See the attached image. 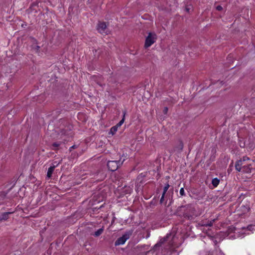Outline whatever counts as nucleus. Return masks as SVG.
I'll return each mask as SVG.
<instances>
[{
    "label": "nucleus",
    "instance_id": "f257e3e1",
    "mask_svg": "<svg viewBox=\"0 0 255 255\" xmlns=\"http://www.w3.org/2000/svg\"><path fill=\"white\" fill-rule=\"evenodd\" d=\"M167 238H168V236H167L166 238H164L161 240L159 243L156 244L153 248V251L154 252L157 251L159 250L158 248L161 247L162 245H163L164 248V251L163 253L164 255H165V253H167L168 252L171 253L174 252L175 251V249L178 247V245L175 243L174 237H173L172 240L168 243L167 242L168 241Z\"/></svg>",
    "mask_w": 255,
    "mask_h": 255
},
{
    "label": "nucleus",
    "instance_id": "f03ea898",
    "mask_svg": "<svg viewBox=\"0 0 255 255\" xmlns=\"http://www.w3.org/2000/svg\"><path fill=\"white\" fill-rule=\"evenodd\" d=\"M236 170L245 173H250L253 169L252 161L247 156H243L235 163Z\"/></svg>",
    "mask_w": 255,
    "mask_h": 255
},
{
    "label": "nucleus",
    "instance_id": "7ed1b4c3",
    "mask_svg": "<svg viewBox=\"0 0 255 255\" xmlns=\"http://www.w3.org/2000/svg\"><path fill=\"white\" fill-rule=\"evenodd\" d=\"M181 211L183 212L184 218L186 220H193L199 216L195 206L192 204H188L181 207Z\"/></svg>",
    "mask_w": 255,
    "mask_h": 255
},
{
    "label": "nucleus",
    "instance_id": "20e7f679",
    "mask_svg": "<svg viewBox=\"0 0 255 255\" xmlns=\"http://www.w3.org/2000/svg\"><path fill=\"white\" fill-rule=\"evenodd\" d=\"M132 233V231L126 232L122 237L119 238L115 242V246L124 245L126 242L129 239Z\"/></svg>",
    "mask_w": 255,
    "mask_h": 255
},
{
    "label": "nucleus",
    "instance_id": "39448f33",
    "mask_svg": "<svg viewBox=\"0 0 255 255\" xmlns=\"http://www.w3.org/2000/svg\"><path fill=\"white\" fill-rule=\"evenodd\" d=\"M156 39L157 36L155 33L149 32L145 39L144 47H150L156 41Z\"/></svg>",
    "mask_w": 255,
    "mask_h": 255
},
{
    "label": "nucleus",
    "instance_id": "423d86ee",
    "mask_svg": "<svg viewBox=\"0 0 255 255\" xmlns=\"http://www.w3.org/2000/svg\"><path fill=\"white\" fill-rule=\"evenodd\" d=\"M124 160L125 159L122 161L121 159L118 161H109L107 163V166L110 170L112 171H116L123 164Z\"/></svg>",
    "mask_w": 255,
    "mask_h": 255
},
{
    "label": "nucleus",
    "instance_id": "0eeeda50",
    "mask_svg": "<svg viewBox=\"0 0 255 255\" xmlns=\"http://www.w3.org/2000/svg\"><path fill=\"white\" fill-rule=\"evenodd\" d=\"M184 144L183 141L179 139L177 144H175L173 148L170 151V153H180L183 148Z\"/></svg>",
    "mask_w": 255,
    "mask_h": 255
},
{
    "label": "nucleus",
    "instance_id": "6e6552de",
    "mask_svg": "<svg viewBox=\"0 0 255 255\" xmlns=\"http://www.w3.org/2000/svg\"><path fill=\"white\" fill-rule=\"evenodd\" d=\"M97 29L99 32L102 34H107V25L104 22H99L98 24Z\"/></svg>",
    "mask_w": 255,
    "mask_h": 255
},
{
    "label": "nucleus",
    "instance_id": "1a4fd4ad",
    "mask_svg": "<svg viewBox=\"0 0 255 255\" xmlns=\"http://www.w3.org/2000/svg\"><path fill=\"white\" fill-rule=\"evenodd\" d=\"M217 220V219H214L213 220H211L210 221H204L202 220L201 221L200 224L201 226H205V227H212L213 225V224L216 222Z\"/></svg>",
    "mask_w": 255,
    "mask_h": 255
},
{
    "label": "nucleus",
    "instance_id": "9d476101",
    "mask_svg": "<svg viewBox=\"0 0 255 255\" xmlns=\"http://www.w3.org/2000/svg\"><path fill=\"white\" fill-rule=\"evenodd\" d=\"M59 164V163H57L56 165L53 164V165L51 166L48 168V171L47 173V177L48 178H50L51 177L52 174L55 168H56V167H57L58 165Z\"/></svg>",
    "mask_w": 255,
    "mask_h": 255
},
{
    "label": "nucleus",
    "instance_id": "9b49d317",
    "mask_svg": "<svg viewBox=\"0 0 255 255\" xmlns=\"http://www.w3.org/2000/svg\"><path fill=\"white\" fill-rule=\"evenodd\" d=\"M132 191V188L129 186H125L122 188V193L125 194H130Z\"/></svg>",
    "mask_w": 255,
    "mask_h": 255
},
{
    "label": "nucleus",
    "instance_id": "f8f14e48",
    "mask_svg": "<svg viewBox=\"0 0 255 255\" xmlns=\"http://www.w3.org/2000/svg\"><path fill=\"white\" fill-rule=\"evenodd\" d=\"M12 212H4L2 213L1 216H0V222L2 221H6L7 220L9 217L8 215L9 214H12Z\"/></svg>",
    "mask_w": 255,
    "mask_h": 255
},
{
    "label": "nucleus",
    "instance_id": "ddd939ff",
    "mask_svg": "<svg viewBox=\"0 0 255 255\" xmlns=\"http://www.w3.org/2000/svg\"><path fill=\"white\" fill-rule=\"evenodd\" d=\"M220 180L217 178H213L212 180V184L214 187H216L219 184Z\"/></svg>",
    "mask_w": 255,
    "mask_h": 255
},
{
    "label": "nucleus",
    "instance_id": "4468645a",
    "mask_svg": "<svg viewBox=\"0 0 255 255\" xmlns=\"http://www.w3.org/2000/svg\"><path fill=\"white\" fill-rule=\"evenodd\" d=\"M126 114V111L123 112V119L120 121V122L116 125L117 127H121L123 123L125 122V117Z\"/></svg>",
    "mask_w": 255,
    "mask_h": 255
},
{
    "label": "nucleus",
    "instance_id": "2eb2a0df",
    "mask_svg": "<svg viewBox=\"0 0 255 255\" xmlns=\"http://www.w3.org/2000/svg\"><path fill=\"white\" fill-rule=\"evenodd\" d=\"M103 231L104 229L103 228H100L94 233V235L95 237H99L103 233Z\"/></svg>",
    "mask_w": 255,
    "mask_h": 255
},
{
    "label": "nucleus",
    "instance_id": "dca6fc26",
    "mask_svg": "<svg viewBox=\"0 0 255 255\" xmlns=\"http://www.w3.org/2000/svg\"><path fill=\"white\" fill-rule=\"evenodd\" d=\"M118 127L116 126H114L112 127L110 129V133L114 135L117 131Z\"/></svg>",
    "mask_w": 255,
    "mask_h": 255
},
{
    "label": "nucleus",
    "instance_id": "f3484780",
    "mask_svg": "<svg viewBox=\"0 0 255 255\" xmlns=\"http://www.w3.org/2000/svg\"><path fill=\"white\" fill-rule=\"evenodd\" d=\"M169 186H170L169 184L168 183L165 184V186L163 188V193H162L163 195H165L167 191L168 190V189L169 188Z\"/></svg>",
    "mask_w": 255,
    "mask_h": 255
},
{
    "label": "nucleus",
    "instance_id": "a211bd4d",
    "mask_svg": "<svg viewBox=\"0 0 255 255\" xmlns=\"http://www.w3.org/2000/svg\"><path fill=\"white\" fill-rule=\"evenodd\" d=\"M11 188H12V187H11L7 192L2 191V192H0V196H1L2 198L5 197L6 196V195H7V194L8 193V191Z\"/></svg>",
    "mask_w": 255,
    "mask_h": 255
},
{
    "label": "nucleus",
    "instance_id": "6ab92c4d",
    "mask_svg": "<svg viewBox=\"0 0 255 255\" xmlns=\"http://www.w3.org/2000/svg\"><path fill=\"white\" fill-rule=\"evenodd\" d=\"M60 145V143L58 142H54L52 144V146L53 147V149H57Z\"/></svg>",
    "mask_w": 255,
    "mask_h": 255
},
{
    "label": "nucleus",
    "instance_id": "aec40b11",
    "mask_svg": "<svg viewBox=\"0 0 255 255\" xmlns=\"http://www.w3.org/2000/svg\"><path fill=\"white\" fill-rule=\"evenodd\" d=\"M180 195L181 196H183L185 195V191L184 188L182 187L180 189L179 191Z\"/></svg>",
    "mask_w": 255,
    "mask_h": 255
},
{
    "label": "nucleus",
    "instance_id": "412c9836",
    "mask_svg": "<svg viewBox=\"0 0 255 255\" xmlns=\"http://www.w3.org/2000/svg\"><path fill=\"white\" fill-rule=\"evenodd\" d=\"M164 197H165V195H163V194H162V196H161V197L160 199V204H162L163 201H164Z\"/></svg>",
    "mask_w": 255,
    "mask_h": 255
},
{
    "label": "nucleus",
    "instance_id": "4be33fe9",
    "mask_svg": "<svg viewBox=\"0 0 255 255\" xmlns=\"http://www.w3.org/2000/svg\"><path fill=\"white\" fill-rule=\"evenodd\" d=\"M216 9L218 11H221L223 9V7L221 5H218L216 7Z\"/></svg>",
    "mask_w": 255,
    "mask_h": 255
},
{
    "label": "nucleus",
    "instance_id": "5701e85b",
    "mask_svg": "<svg viewBox=\"0 0 255 255\" xmlns=\"http://www.w3.org/2000/svg\"><path fill=\"white\" fill-rule=\"evenodd\" d=\"M216 255H224V254L221 252H216Z\"/></svg>",
    "mask_w": 255,
    "mask_h": 255
},
{
    "label": "nucleus",
    "instance_id": "b1692460",
    "mask_svg": "<svg viewBox=\"0 0 255 255\" xmlns=\"http://www.w3.org/2000/svg\"><path fill=\"white\" fill-rule=\"evenodd\" d=\"M167 111H168V108L167 107H165L163 111L164 113L166 114L167 113Z\"/></svg>",
    "mask_w": 255,
    "mask_h": 255
},
{
    "label": "nucleus",
    "instance_id": "393cba45",
    "mask_svg": "<svg viewBox=\"0 0 255 255\" xmlns=\"http://www.w3.org/2000/svg\"><path fill=\"white\" fill-rule=\"evenodd\" d=\"M185 9H186V11L187 12H189V10H190V8H188V7H186V8H185Z\"/></svg>",
    "mask_w": 255,
    "mask_h": 255
},
{
    "label": "nucleus",
    "instance_id": "a878e982",
    "mask_svg": "<svg viewBox=\"0 0 255 255\" xmlns=\"http://www.w3.org/2000/svg\"><path fill=\"white\" fill-rule=\"evenodd\" d=\"M70 148H76V145H74L72 146Z\"/></svg>",
    "mask_w": 255,
    "mask_h": 255
}]
</instances>
